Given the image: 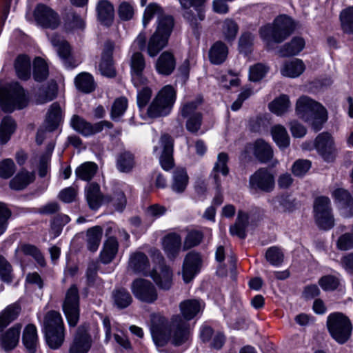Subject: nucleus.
Instances as JSON below:
<instances>
[{"label":"nucleus","mask_w":353,"mask_h":353,"mask_svg":"<svg viewBox=\"0 0 353 353\" xmlns=\"http://www.w3.org/2000/svg\"><path fill=\"white\" fill-rule=\"evenodd\" d=\"M63 120L62 110L59 103L54 102L49 107L43 123L48 130H56Z\"/></svg>","instance_id":"nucleus-26"},{"label":"nucleus","mask_w":353,"mask_h":353,"mask_svg":"<svg viewBox=\"0 0 353 353\" xmlns=\"http://www.w3.org/2000/svg\"><path fill=\"white\" fill-rule=\"evenodd\" d=\"M290 105L289 97L285 94H283L271 102L269 104V108L276 114L282 115L290 108Z\"/></svg>","instance_id":"nucleus-54"},{"label":"nucleus","mask_w":353,"mask_h":353,"mask_svg":"<svg viewBox=\"0 0 353 353\" xmlns=\"http://www.w3.org/2000/svg\"><path fill=\"white\" fill-rule=\"evenodd\" d=\"M62 310L70 326L75 327L79 320V294L76 285H72L65 292Z\"/></svg>","instance_id":"nucleus-9"},{"label":"nucleus","mask_w":353,"mask_h":353,"mask_svg":"<svg viewBox=\"0 0 353 353\" xmlns=\"http://www.w3.org/2000/svg\"><path fill=\"white\" fill-rule=\"evenodd\" d=\"M28 104L23 88L18 83L0 85V107L4 112H12L15 108L23 109Z\"/></svg>","instance_id":"nucleus-5"},{"label":"nucleus","mask_w":353,"mask_h":353,"mask_svg":"<svg viewBox=\"0 0 353 353\" xmlns=\"http://www.w3.org/2000/svg\"><path fill=\"white\" fill-rule=\"evenodd\" d=\"M273 140L280 148H285L290 145V136L286 128L282 125H275L271 128Z\"/></svg>","instance_id":"nucleus-45"},{"label":"nucleus","mask_w":353,"mask_h":353,"mask_svg":"<svg viewBox=\"0 0 353 353\" xmlns=\"http://www.w3.org/2000/svg\"><path fill=\"white\" fill-rule=\"evenodd\" d=\"M189 177L185 169L176 168L173 173L172 189L177 193L183 192L188 183Z\"/></svg>","instance_id":"nucleus-41"},{"label":"nucleus","mask_w":353,"mask_h":353,"mask_svg":"<svg viewBox=\"0 0 353 353\" xmlns=\"http://www.w3.org/2000/svg\"><path fill=\"white\" fill-rule=\"evenodd\" d=\"M71 125L77 131L85 136H89L103 130L102 121L94 125L86 122L78 115H74L71 119Z\"/></svg>","instance_id":"nucleus-23"},{"label":"nucleus","mask_w":353,"mask_h":353,"mask_svg":"<svg viewBox=\"0 0 353 353\" xmlns=\"http://www.w3.org/2000/svg\"><path fill=\"white\" fill-rule=\"evenodd\" d=\"M92 344L88 327L81 325L78 327L73 341L69 348V353H88Z\"/></svg>","instance_id":"nucleus-17"},{"label":"nucleus","mask_w":353,"mask_h":353,"mask_svg":"<svg viewBox=\"0 0 353 353\" xmlns=\"http://www.w3.org/2000/svg\"><path fill=\"white\" fill-rule=\"evenodd\" d=\"M34 17L37 23L46 28L55 29L60 24L57 13L45 5H38L36 7Z\"/></svg>","instance_id":"nucleus-16"},{"label":"nucleus","mask_w":353,"mask_h":353,"mask_svg":"<svg viewBox=\"0 0 353 353\" xmlns=\"http://www.w3.org/2000/svg\"><path fill=\"white\" fill-rule=\"evenodd\" d=\"M239 27L236 23L227 19L224 21L222 26V33L225 41L228 42L233 41L237 34Z\"/></svg>","instance_id":"nucleus-57"},{"label":"nucleus","mask_w":353,"mask_h":353,"mask_svg":"<svg viewBox=\"0 0 353 353\" xmlns=\"http://www.w3.org/2000/svg\"><path fill=\"white\" fill-rule=\"evenodd\" d=\"M174 152V139L168 134L161 135L159 145L154 147V152L158 154H172Z\"/></svg>","instance_id":"nucleus-51"},{"label":"nucleus","mask_w":353,"mask_h":353,"mask_svg":"<svg viewBox=\"0 0 353 353\" xmlns=\"http://www.w3.org/2000/svg\"><path fill=\"white\" fill-rule=\"evenodd\" d=\"M43 330L47 344L52 349H58L65 339L64 323L59 312L51 310L46 313L43 320Z\"/></svg>","instance_id":"nucleus-4"},{"label":"nucleus","mask_w":353,"mask_h":353,"mask_svg":"<svg viewBox=\"0 0 353 353\" xmlns=\"http://www.w3.org/2000/svg\"><path fill=\"white\" fill-rule=\"evenodd\" d=\"M103 234V229L97 225L89 228L86 232V241L88 249L91 252H95L98 249Z\"/></svg>","instance_id":"nucleus-46"},{"label":"nucleus","mask_w":353,"mask_h":353,"mask_svg":"<svg viewBox=\"0 0 353 353\" xmlns=\"http://www.w3.org/2000/svg\"><path fill=\"white\" fill-rule=\"evenodd\" d=\"M169 38L159 34L156 32L153 33L149 39L147 51L150 57L157 56L168 45Z\"/></svg>","instance_id":"nucleus-34"},{"label":"nucleus","mask_w":353,"mask_h":353,"mask_svg":"<svg viewBox=\"0 0 353 353\" xmlns=\"http://www.w3.org/2000/svg\"><path fill=\"white\" fill-rule=\"evenodd\" d=\"M48 76V68L46 61L37 57L33 62V77L36 81L41 82Z\"/></svg>","instance_id":"nucleus-49"},{"label":"nucleus","mask_w":353,"mask_h":353,"mask_svg":"<svg viewBox=\"0 0 353 353\" xmlns=\"http://www.w3.org/2000/svg\"><path fill=\"white\" fill-rule=\"evenodd\" d=\"M203 238V233L198 230H190L183 241V250H188L199 245Z\"/></svg>","instance_id":"nucleus-58"},{"label":"nucleus","mask_w":353,"mask_h":353,"mask_svg":"<svg viewBox=\"0 0 353 353\" xmlns=\"http://www.w3.org/2000/svg\"><path fill=\"white\" fill-rule=\"evenodd\" d=\"M164 12L162 8L156 3H150L145 9L143 17V25L144 27L149 23L150 20L154 17V15L157 16L163 14Z\"/></svg>","instance_id":"nucleus-63"},{"label":"nucleus","mask_w":353,"mask_h":353,"mask_svg":"<svg viewBox=\"0 0 353 353\" xmlns=\"http://www.w3.org/2000/svg\"><path fill=\"white\" fill-rule=\"evenodd\" d=\"M318 283L324 291H334L339 287L340 281L336 276L329 274L321 277Z\"/></svg>","instance_id":"nucleus-64"},{"label":"nucleus","mask_w":353,"mask_h":353,"mask_svg":"<svg viewBox=\"0 0 353 353\" xmlns=\"http://www.w3.org/2000/svg\"><path fill=\"white\" fill-rule=\"evenodd\" d=\"M74 83L77 89L85 93L92 92L95 89L93 77L88 72H81L78 74L74 79Z\"/></svg>","instance_id":"nucleus-47"},{"label":"nucleus","mask_w":353,"mask_h":353,"mask_svg":"<svg viewBox=\"0 0 353 353\" xmlns=\"http://www.w3.org/2000/svg\"><path fill=\"white\" fill-rule=\"evenodd\" d=\"M34 179L35 176L33 172L21 170L10 180L9 186L14 190H22L32 183Z\"/></svg>","instance_id":"nucleus-33"},{"label":"nucleus","mask_w":353,"mask_h":353,"mask_svg":"<svg viewBox=\"0 0 353 353\" xmlns=\"http://www.w3.org/2000/svg\"><path fill=\"white\" fill-rule=\"evenodd\" d=\"M97 19L101 24L110 26L113 21L114 16V9L113 5L107 0L99 1L96 6Z\"/></svg>","instance_id":"nucleus-28"},{"label":"nucleus","mask_w":353,"mask_h":353,"mask_svg":"<svg viewBox=\"0 0 353 353\" xmlns=\"http://www.w3.org/2000/svg\"><path fill=\"white\" fill-rule=\"evenodd\" d=\"M119 243L115 237H109L103 244V250L101 252L100 258L102 263H110L117 254Z\"/></svg>","instance_id":"nucleus-35"},{"label":"nucleus","mask_w":353,"mask_h":353,"mask_svg":"<svg viewBox=\"0 0 353 353\" xmlns=\"http://www.w3.org/2000/svg\"><path fill=\"white\" fill-rule=\"evenodd\" d=\"M163 249L170 260H174L181 249V237L179 234L172 232L163 237L162 241Z\"/></svg>","instance_id":"nucleus-20"},{"label":"nucleus","mask_w":353,"mask_h":353,"mask_svg":"<svg viewBox=\"0 0 353 353\" xmlns=\"http://www.w3.org/2000/svg\"><path fill=\"white\" fill-rule=\"evenodd\" d=\"M70 221V217L63 214H59L53 219L51 223V232L54 237H57L61 234L63 227Z\"/></svg>","instance_id":"nucleus-61"},{"label":"nucleus","mask_w":353,"mask_h":353,"mask_svg":"<svg viewBox=\"0 0 353 353\" xmlns=\"http://www.w3.org/2000/svg\"><path fill=\"white\" fill-rule=\"evenodd\" d=\"M327 327L331 336L340 344L348 341L352 330L350 320L341 312L329 314L327 319Z\"/></svg>","instance_id":"nucleus-7"},{"label":"nucleus","mask_w":353,"mask_h":353,"mask_svg":"<svg viewBox=\"0 0 353 353\" xmlns=\"http://www.w3.org/2000/svg\"><path fill=\"white\" fill-rule=\"evenodd\" d=\"M294 26L291 18L281 16L274 19L273 23L260 28V36L269 49L275 44L281 43L294 31Z\"/></svg>","instance_id":"nucleus-3"},{"label":"nucleus","mask_w":353,"mask_h":353,"mask_svg":"<svg viewBox=\"0 0 353 353\" xmlns=\"http://www.w3.org/2000/svg\"><path fill=\"white\" fill-rule=\"evenodd\" d=\"M203 99L196 97L194 100L185 103L181 107V115L183 117H192L196 114H201L196 111L199 105L201 104Z\"/></svg>","instance_id":"nucleus-62"},{"label":"nucleus","mask_w":353,"mask_h":353,"mask_svg":"<svg viewBox=\"0 0 353 353\" xmlns=\"http://www.w3.org/2000/svg\"><path fill=\"white\" fill-rule=\"evenodd\" d=\"M176 100V92L170 85L162 88L148 108V115L150 118H157L168 115Z\"/></svg>","instance_id":"nucleus-6"},{"label":"nucleus","mask_w":353,"mask_h":353,"mask_svg":"<svg viewBox=\"0 0 353 353\" xmlns=\"http://www.w3.org/2000/svg\"><path fill=\"white\" fill-rule=\"evenodd\" d=\"M249 223L248 214L239 210L235 223L230 228V232L232 235H236L240 239H245L246 236V228Z\"/></svg>","instance_id":"nucleus-36"},{"label":"nucleus","mask_w":353,"mask_h":353,"mask_svg":"<svg viewBox=\"0 0 353 353\" xmlns=\"http://www.w3.org/2000/svg\"><path fill=\"white\" fill-rule=\"evenodd\" d=\"M176 68V59L173 54L169 51H164L158 57L155 63L157 72L163 76H169Z\"/></svg>","instance_id":"nucleus-21"},{"label":"nucleus","mask_w":353,"mask_h":353,"mask_svg":"<svg viewBox=\"0 0 353 353\" xmlns=\"http://www.w3.org/2000/svg\"><path fill=\"white\" fill-rule=\"evenodd\" d=\"M181 6L185 9L183 17L190 23L195 34H199V21L205 18L203 12L200 8L206 0H179Z\"/></svg>","instance_id":"nucleus-10"},{"label":"nucleus","mask_w":353,"mask_h":353,"mask_svg":"<svg viewBox=\"0 0 353 353\" xmlns=\"http://www.w3.org/2000/svg\"><path fill=\"white\" fill-rule=\"evenodd\" d=\"M151 277L157 285L163 290H169L172 284V272L165 265H161L157 269L151 273Z\"/></svg>","instance_id":"nucleus-22"},{"label":"nucleus","mask_w":353,"mask_h":353,"mask_svg":"<svg viewBox=\"0 0 353 353\" xmlns=\"http://www.w3.org/2000/svg\"><path fill=\"white\" fill-rule=\"evenodd\" d=\"M21 312V307L17 303L8 305L0 314V330L7 327L12 321L17 318Z\"/></svg>","instance_id":"nucleus-42"},{"label":"nucleus","mask_w":353,"mask_h":353,"mask_svg":"<svg viewBox=\"0 0 353 353\" xmlns=\"http://www.w3.org/2000/svg\"><path fill=\"white\" fill-rule=\"evenodd\" d=\"M131 290L135 298L141 302L152 303L158 297L154 285L150 281L143 279H135L131 285Z\"/></svg>","instance_id":"nucleus-11"},{"label":"nucleus","mask_w":353,"mask_h":353,"mask_svg":"<svg viewBox=\"0 0 353 353\" xmlns=\"http://www.w3.org/2000/svg\"><path fill=\"white\" fill-rule=\"evenodd\" d=\"M22 342L28 353H35L38 345L37 330L34 325L28 324L24 329Z\"/></svg>","instance_id":"nucleus-32"},{"label":"nucleus","mask_w":353,"mask_h":353,"mask_svg":"<svg viewBox=\"0 0 353 353\" xmlns=\"http://www.w3.org/2000/svg\"><path fill=\"white\" fill-rule=\"evenodd\" d=\"M85 191L86 200L90 209L96 210L105 203V196L102 195L100 186L97 183L88 184Z\"/></svg>","instance_id":"nucleus-27"},{"label":"nucleus","mask_w":353,"mask_h":353,"mask_svg":"<svg viewBox=\"0 0 353 353\" xmlns=\"http://www.w3.org/2000/svg\"><path fill=\"white\" fill-rule=\"evenodd\" d=\"M57 95V85L55 83H50L48 87L39 91L37 97V103L44 104L52 101Z\"/></svg>","instance_id":"nucleus-52"},{"label":"nucleus","mask_w":353,"mask_h":353,"mask_svg":"<svg viewBox=\"0 0 353 353\" xmlns=\"http://www.w3.org/2000/svg\"><path fill=\"white\" fill-rule=\"evenodd\" d=\"M115 43L110 40L106 41L103 46L101 61L99 64V70L103 76L108 78L115 77L117 71L113 60V52Z\"/></svg>","instance_id":"nucleus-13"},{"label":"nucleus","mask_w":353,"mask_h":353,"mask_svg":"<svg viewBox=\"0 0 353 353\" xmlns=\"http://www.w3.org/2000/svg\"><path fill=\"white\" fill-rule=\"evenodd\" d=\"M150 267V262L145 254L135 252L130 255L128 270L135 274H145Z\"/></svg>","instance_id":"nucleus-25"},{"label":"nucleus","mask_w":353,"mask_h":353,"mask_svg":"<svg viewBox=\"0 0 353 353\" xmlns=\"http://www.w3.org/2000/svg\"><path fill=\"white\" fill-rule=\"evenodd\" d=\"M202 265V257L199 252L191 251L188 252L183 260L182 266V276L185 283L190 282L200 272Z\"/></svg>","instance_id":"nucleus-15"},{"label":"nucleus","mask_w":353,"mask_h":353,"mask_svg":"<svg viewBox=\"0 0 353 353\" xmlns=\"http://www.w3.org/2000/svg\"><path fill=\"white\" fill-rule=\"evenodd\" d=\"M332 196L343 216L348 217L353 214V198L347 190L338 188L332 192Z\"/></svg>","instance_id":"nucleus-19"},{"label":"nucleus","mask_w":353,"mask_h":353,"mask_svg":"<svg viewBox=\"0 0 353 353\" xmlns=\"http://www.w3.org/2000/svg\"><path fill=\"white\" fill-rule=\"evenodd\" d=\"M314 216L316 225L322 230H327L334 225V219L330 199L327 196H320L314 201Z\"/></svg>","instance_id":"nucleus-8"},{"label":"nucleus","mask_w":353,"mask_h":353,"mask_svg":"<svg viewBox=\"0 0 353 353\" xmlns=\"http://www.w3.org/2000/svg\"><path fill=\"white\" fill-rule=\"evenodd\" d=\"M296 113L305 122L310 123L312 128L318 132L327 120L326 109L319 103L307 96H302L296 101Z\"/></svg>","instance_id":"nucleus-2"},{"label":"nucleus","mask_w":353,"mask_h":353,"mask_svg":"<svg viewBox=\"0 0 353 353\" xmlns=\"http://www.w3.org/2000/svg\"><path fill=\"white\" fill-rule=\"evenodd\" d=\"M112 299L114 305L119 309H125L132 302L130 293L123 288H115L112 292Z\"/></svg>","instance_id":"nucleus-37"},{"label":"nucleus","mask_w":353,"mask_h":353,"mask_svg":"<svg viewBox=\"0 0 353 353\" xmlns=\"http://www.w3.org/2000/svg\"><path fill=\"white\" fill-rule=\"evenodd\" d=\"M85 26L84 19L73 10H69L64 17V28L66 31L83 30Z\"/></svg>","instance_id":"nucleus-40"},{"label":"nucleus","mask_w":353,"mask_h":353,"mask_svg":"<svg viewBox=\"0 0 353 353\" xmlns=\"http://www.w3.org/2000/svg\"><path fill=\"white\" fill-rule=\"evenodd\" d=\"M314 146L321 154H332L336 152L333 139L327 132H322L316 137Z\"/></svg>","instance_id":"nucleus-29"},{"label":"nucleus","mask_w":353,"mask_h":353,"mask_svg":"<svg viewBox=\"0 0 353 353\" xmlns=\"http://www.w3.org/2000/svg\"><path fill=\"white\" fill-rule=\"evenodd\" d=\"M128 108V100L125 97H119L114 100L110 111V117L114 121H119Z\"/></svg>","instance_id":"nucleus-55"},{"label":"nucleus","mask_w":353,"mask_h":353,"mask_svg":"<svg viewBox=\"0 0 353 353\" xmlns=\"http://www.w3.org/2000/svg\"><path fill=\"white\" fill-rule=\"evenodd\" d=\"M21 326L14 325L0 336V345L5 351H10L19 343Z\"/></svg>","instance_id":"nucleus-24"},{"label":"nucleus","mask_w":353,"mask_h":353,"mask_svg":"<svg viewBox=\"0 0 353 353\" xmlns=\"http://www.w3.org/2000/svg\"><path fill=\"white\" fill-rule=\"evenodd\" d=\"M228 54V47L222 41H216L210 50V61L213 64L219 65L225 61Z\"/></svg>","instance_id":"nucleus-39"},{"label":"nucleus","mask_w":353,"mask_h":353,"mask_svg":"<svg viewBox=\"0 0 353 353\" xmlns=\"http://www.w3.org/2000/svg\"><path fill=\"white\" fill-rule=\"evenodd\" d=\"M50 41L57 48V52L65 67L74 68L77 65V63L73 61L70 55V46L65 40L63 39L59 35L53 34L50 38Z\"/></svg>","instance_id":"nucleus-18"},{"label":"nucleus","mask_w":353,"mask_h":353,"mask_svg":"<svg viewBox=\"0 0 353 353\" xmlns=\"http://www.w3.org/2000/svg\"><path fill=\"white\" fill-rule=\"evenodd\" d=\"M105 203H112L117 210H122L126 204L124 192L119 188H115L111 195H106Z\"/></svg>","instance_id":"nucleus-53"},{"label":"nucleus","mask_w":353,"mask_h":353,"mask_svg":"<svg viewBox=\"0 0 353 353\" xmlns=\"http://www.w3.org/2000/svg\"><path fill=\"white\" fill-rule=\"evenodd\" d=\"M244 152L245 154H273L271 144L261 138L247 143Z\"/></svg>","instance_id":"nucleus-30"},{"label":"nucleus","mask_w":353,"mask_h":353,"mask_svg":"<svg viewBox=\"0 0 353 353\" xmlns=\"http://www.w3.org/2000/svg\"><path fill=\"white\" fill-rule=\"evenodd\" d=\"M98 166L96 163L85 162L78 167L75 172L78 178L84 181H90L95 175Z\"/></svg>","instance_id":"nucleus-50"},{"label":"nucleus","mask_w":353,"mask_h":353,"mask_svg":"<svg viewBox=\"0 0 353 353\" xmlns=\"http://www.w3.org/2000/svg\"><path fill=\"white\" fill-rule=\"evenodd\" d=\"M14 121L10 117L6 116L2 119L0 124V144L8 141L14 131Z\"/></svg>","instance_id":"nucleus-48"},{"label":"nucleus","mask_w":353,"mask_h":353,"mask_svg":"<svg viewBox=\"0 0 353 353\" xmlns=\"http://www.w3.org/2000/svg\"><path fill=\"white\" fill-rule=\"evenodd\" d=\"M20 250L24 254L32 256L39 265L42 267L46 265L45 259L36 246L31 244H23L20 247Z\"/></svg>","instance_id":"nucleus-59"},{"label":"nucleus","mask_w":353,"mask_h":353,"mask_svg":"<svg viewBox=\"0 0 353 353\" xmlns=\"http://www.w3.org/2000/svg\"><path fill=\"white\" fill-rule=\"evenodd\" d=\"M305 42L303 39L295 37L290 42L281 48L279 54L281 57H290L299 54L304 48Z\"/></svg>","instance_id":"nucleus-43"},{"label":"nucleus","mask_w":353,"mask_h":353,"mask_svg":"<svg viewBox=\"0 0 353 353\" xmlns=\"http://www.w3.org/2000/svg\"><path fill=\"white\" fill-rule=\"evenodd\" d=\"M179 308L182 316L174 315L170 322L163 316L152 319L150 331L157 347H163L168 342L174 346H180L189 340L190 330L188 321L201 311L202 306L196 299H188L180 303Z\"/></svg>","instance_id":"nucleus-1"},{"label":"nucleus","mask_w":353,"mask_h":353,"mask_svg":"<svg viewBox=\"0 0 353 353\" xmlns=\"http://www.w3.org/2000/svg\"><path fill=\"white\" fill-rule=\"evenodd\" d=\"M130 67L131 81L133 85L137 88L146 85L148 82L147 77L144 75L146 63L141 52H135L132 54L130 59Z\"/></svg>","instance_id":"nucleus-12"},{"label":"nucleus","mask_w":353,"mask_h":353,"mask_svg":"<svg viewBox=\"0 0 353 353\" xmlns=\"http://www.w3.org/2000/svg\"><path fill=\"white\" fill-rule=\"evenodd\" d=\"M174 26V20L172 16L163 13L157 19L156 32L170 38Z\"/></svg>","instance_id":"nucleus-44"},{"label":"nucleus","mask_w":353,"mask_h":353,"mask_svg":"<svg viewBox=\"0 0 353 353\" xmlns=\"http://www.w3.org/2000/svg\"><path fill=\"white\" fill-rule=\"evenodd\" d=\"M304 70L305 65L303 61L294 59L292 61H286L281 70V72L285 77L295 78L300 76Z\"/></svg>","instance_id":"nucleus-38"},{"label":"nucleus","mask_w":353,"mask_h":353,"mask_svg":"<svg viewBox=\"0 0 353 353\" xmlns=\"http://www.w3.org/2000/svg\"><path fill=\"white\" fill-rule=\"evenodd\" d=\"M341 27L344 32H353V7L343 10L340 14Z\"/></svg>","instance_id":"nucleus-60"},{"label":"nucleus","mask_w":353,"mask_h":353,"mask_svg":"<svg viewBox=\"0 0 353 353\" xmlns=\"http://www.w3.org/2000/svg\"><path fill=\"white\" fill-rule=\"evenodd\" d=\"M249 184L252 189L270 192L274 188V177L265 168H260L250 177Z\"/></svg>","instance_id":"nucleus-14"},{"label":"nucleus","mask_w":353,"mask_h":353,"mask_svg":"<svg viewBox=\"0 0 353 353\" xmlns=\"http://www.w3.org/2000/svg\"><path fill=\"white\" fill-rule=\"evenodd\" d=\"M14 68L17 76L21 80L26 81L30 78V59L26 54H19L14 62Z\"/></svg>","instance_id":"nucleus-31"},{"label":"nucleus","mask_w":353,"mask_h":353,"mask_svg":"<svg viewBox=\"0 0 353 353\" xmlns=\"http://www.w3.org/2000/svg\"><path fill=\"white\" fill-rule=\"evenodd\" d=\"M266 261L273 266L281 265L284 260V254L281 248L276 246L269 248L265 254Z\"/></svg>","instance_id":"nucleus-56"}]
</instances>
